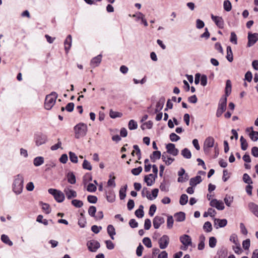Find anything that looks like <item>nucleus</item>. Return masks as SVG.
<instances>
[{"label":"nucleus","mask_w":258,"mask_h":258,"mask_svg":"<svg viewBox=\"0 0 258 258\" xmlns=\"http://www.w3.org/2000/svg\"><path fill=\"white\" fill-rule=\"evenodd\" d=\"M67 177L70 183L73 184L76 182V176L72 172H69L67 175Z\"/></svg>","instance_id":"27"},{"label":"nucleus","mask_w":258,"mask_h":258,"mask_svg":"<svg viewBox=\"0 0 258 258\" xmlns=\"http://www.w3.org/2000/svg\"><path fill=\"white\" fill-rule=\"evenodd\" d=\"M202 181V177L200 175H197L195 177L191 178L189 181V185L191 186H195Z\"/></svg>","instance_id":"23"},{"label":"nucleus","mask_w":258,"mask_h":258,"mask_svg":"<svg viewBox=\"0 0 258 258\" xmlns=\"http://www.w3.org/2000/svg\"><path fill=\"white\" fill-rule=\"evenodd\" d=\"M231 92V82L230 80H227L226 83V87L225 90V96L226 98L230 94Z\"/></svg>","instance_id":"28"},{"label":"nucleus","mask_w":258,"mask_h":258,"mask_svg":"<svg viewBox=\"0 0 258 258\" xmlns=\"http://www.w3.org/2000/svg\"><path fill=\"white\" fill-rule=\"evenodd\" d=\"M127 189V185L123 187H121L119 190V198L120 200H123L126 197V190Z\"/></svg>","instance_id":"40"},{"label":"nucleus","mask_w":258,"mask_h":258,"mask_svg":"<svg viewBox=\"0 0 258 258\" xmlns=\"http://www.w3.org/2000/svg\"><path fill=\"white\" fill-rule=\"evenodd\" d=\"M240 141L241 143V149L243 151L246 150L248 147V144L246 142V140L244 138L243 136H241L240 138Z\"/></svg>","instance_id":"39"},{"label":"nucleus","mask_w":258,"mask_h":258,"mask_svg":"<svg viewBox=\"0 0 258 258\" xmlns=\"http://www.w3.org/2000/svg\"><path fill=\"white\" fill-rule=\"evenodd\" d=\"M48 192L53 195L55 200L58 203L62 202L65 198L64 194L61 191L53 188H49Z\"/></svg>","instance_id":"5"},{"label":"nucleus","mask_w":258,"mask_h":258,"mask_svg":"<svg viewBox=\"0 0 258 258\" xmlns=\"http://www.w3.org/2000/svg\"><path fill=\"white\" fill-rule=\"evenodd\" d=\"M224 201L225 204L227 206L230 207L231 203L233 202V197L226 195L225 198L224 199Z\"/></svg>","instance_id":"51"},{"label":"nucleus","mask_w":258,"mask_h":258,"mask_svg":"<svg viewBox=\"0 0 258 258\" xmlns=\"http://www.w3.org/2000/svg\"><path fill=\"white\" fill-rule=\"evenodd\" d=\"M144 249V247L141 244H140L139 246L137 247L136 250V253L138 256H141L142 255L143 250Z\"/></svg>","instance_id":"63"},{"label":"nucleus","mask_w":258,"mask_h":258,"mask_svg":"<svg viewBox=\"0 0 258 258\" xmlns=\"http://www.w3.org/2000/svg\"><path fill=\"white\" fill-rule=\"evenodd\" d=\"M102 55L99 54L97 56L93 58L90 62V65L93 68H95L99 66L101 61Z\"/></svg>","instance_id":"21"},{"label":"nucleus","mask_w":258,"mask_h":258,"mask_svg":"<svg viewBox=\"0 0 258 258\" xmlns=\"http://www.w3.org/2000/svg\"><path fill=\"white\" fill-rule=\"evenodd\" d=\"M248 207L250 211L258 217V205L253 202H250L248 204Z\"/></svg>","instance_id":"20"},{"label":"nucleus","mask_w":258,"mask_h":258,"mask_svg":"<svg viewBox=\"0 0 258 258\" xmlns=\"http://www.w3.org/2000/svg\"><path fill=\"white\" fill-rule=\"evenodd\" d=\"M109 116L112 118L121 117L122 116V113L119 112L114 111L111 109L109 111Z\"/></svg>","instance_id":"38"},{"label":"nucleus","mask_w":258,"mask_h":258,"mask_svg":"<svg viewBox=\"0 0 258 258\" xmlns=\"http://www.w3.org/2000/svg\"><path fill=\"white\" fill-rule=\"evenodd\" d=\"M23 176L21 174H18L14 177V180L13 184V189L17 195L20 194L23 188Z\"/></svg>","instance_id":"1"},{"label":"nucleus","mask_w":258,"mask_h":258,"mask_svg":"<svg viewBox=\"0 0 258 258\" xmlns=\"http://www.w3.org/2000/svg\"><path fill=\"white\" fill-rule=\"evenodd\" d=\"M223 7L224 10L227 12H229L231 10V4L228 0H226L224 2Z\"/></svg>","instance_id":"42"},{"label":"nucleus","mask_w":258,"mask_h":258,"mask_svg":"<svg viewBox=\"0 0 258 258\" xmlns=\"http://www.w3.org/2000/svg\"><path fill=\"white\" fill-rule=\"evenodd\" d=\"M44 163V158L41 156H38L34 159L33 164L35 166H39Z\"/></svg>","instance_id":"31"},{"label":"nucleus","mask_w":258,"mask_h":258,"mask_svg":"<svg viewBox=\"0 0 258 258\" xmlns=\"http://www.w3.org/2000/svg\"><path fill=\"white\" fill-rule=\"evenodd\" d=\"M87 246L90 251L96 252L100 247V245L98 241L95 240H91L88 241Z\"/></svg>","instance_id":"7"},{"label":"nucleus","mask_w":258,"mask_h":258,"mask_svg":"<svg viewBox=\"0 0 258 258\" xmlns=\"http://www.w3.org/2000/svg\"><path fill=\"white\" fill-rule=\"evenodd\" d=\"M211 17L212 20L219 28L223 29L224 28V22L221 17L214 16L213 14H211Z\"/></svg>","instance_id":"12"},{"label":"nucleus","mask_w":258,"mask_h":258,"mask_svg":"<svg viewBox=\"0 0 258 258\" xmlns=\"http://www.w3.org/2000/svg\"><path fill=\"white\" fill-rule=\"evenodd\" d=\"M169 238L167 235H164L159 241V247L161 249H165L169 244Z\"/></svg>","instance_id":"15"},{"label":"nucleus","mask_w":258,"mask_h":258,"mask_svg":"<svg viewBox=\"0 0 258 258\" xmlns=\"http://www.w3.org/2000/svg\"><path fill=\"white\" fill-rule=\"evenodd\" d=\"M70 159L71 161L74 163H77L78 161V157L75 153L70 152H69Z\"/></svg>","instance_id":"45"},{"label":"nucleus","mask_w":258,"mask_h":258,"mask_svg":"<svg viewBox=\"0 0 258 258\" xmlns=\"http://www.w3.org/2000/svg\"><path fill=\"white\" fill-rule=\"evenodd\" d=\"M71 203L76 208H81L83 205V202L79 200H73Z\"/></svg>","instance_id":"44"},{"label":"nucleus","mask_w":258,"mask_h":258,"mask_svg":"<svg viewBox=\"0 0 258 258\" xmlns=\"http://www.w3.org/2000/svg\"><path fill=\"white\" fill-rule=\"evenodd\" d=\"M243 180L245 183H247L248 184L252 183V181L251 178L247 173H244L243 174Z\"/></svg>","instance_id":"50"},{"label":"nucleus","mask_w":258,"mask_h":258,"mask_svg":"<svg viewBox=\"0 0 258 258\" xmlns=\"http://www.w3.org/2000/svg\"><path fill=\"white\" fill-rule=\"evenodd\" d=\"M142 167L141 166H139L138 168L133 169L131 172L134 175H138L142 171Z\"/></svg>","instance_id":"56"},{"label":"nucleus","mask_w":258,"mask_h":258,"mask_svg":"<svg viewBox=\"0 0 258 258\" xmlns=\"http://www.w3.org/2000/svg\"><path fill=\"white\" fill-rule=\"evenodd\" d=\"M143 244L148 248L152 247V242L151 239L148 237H145L143 239Z\"/></svg>","instance_id":"52"},{"label":"nucleus","mask_w":258,"mask_h":258,"mask_svg":"<svg viewBox=\"0 0 258 258\" xmlns=\"http://www.w3.org/2000/svg\"><path fill=\"white\" fill-rule=\"evenodd\" d=\"M250 244V241L249 239H246L242 242V247L243 248L246 250L249 248Z\"/></svg>","instance_id":"57"},{"label":"nucleus","mask_w":258,"mask_h":258,"mask_svg":"<svg viewBox=\"0 0 258 258\" xmlns=\"http://www.w3.org/2000/svg\"><path fill=\"white\" fill-rule=\"evenodd\" d=\"M96 212V208L95 206H91L88 209V213L91 216L95 217V213Z\"/></svg>","instance_id":"54"},{"label":"nucleus","mask_w":258,"mask_h":258,"mask_svg":"<svg viewBox=\"0 0 258 258\" xmlns=\"http://www.w3.org/2000/svg\"><path fill=\"white\" fill-rule=\"evenodd\" d=\"M35 143L37 146L45 144L47 141V137L46 135L39 134L36 135L35 137Z\"/></svg>","instance_id":"8"},{"label":"nucleus","mask_w":258,"mask_h":258,"mask_svg":"<svg viewBox=\"0 0 258 258\" xmlns=\"http://www.w3.org/2000/svg\"><path fill=\"white\" fill-rule=\"evenodd\" d=\"M252 130L251 132L249 134V137L253 141H256L258 140V132L253 131V127L250 128Z\"/></svg>","instance_id":"37"},{"label":"nucleus","mask_w":258,"mask_h":258,"mask_svg":"<svg viewBox=\"0 0 258 258\" xmlns=\"http://www.w3.org/2000/svg\"><path fill=\"white\" fill-rule=\"evenodd\" d=\"M174 217L177 222H182L185 220V214L184 212H179L174 214Z\"/></svg>","instance_id":"25"},{"label":"nucleus","mask_w":258,"mask_h":258,"mask_svg":"<svg viewBox=\"0 0 258 258\" xmlns=\"http://www.w3.org/2000/svg\"><path fill=\"white\" fill-rule=\"evenodd\" d=\"M162 159L167 166L170 165L174 161V158L169 157L166 152H163L162 154Z\"/></svg>","instance_id":"19"},{"label":"nucleus","mask_w":258,"mask_h":258,"mask_svg":"<svg viewBox=\"0 0 258 258\" xmlns=\"http://www.w3.org/2000/svg\"><path fill=\"white\" fill-rule=\"evenodd\" d=\"M179 177L177 181L179 182H183L188 179V175L187 173H185V170L183 168H181L178 172Z\"/></svg>","instance_id":"14"},{"label":"nucleus","mask_w":258,"mask_h":258,"mask_svg":"<svg viewBox=\"0 0 258 258\" xmlns=\"http://www.w3.org/2000/svg\"><path fill=\"white\" fill-rule=\"evenodd\" d=\"M166 148L167 150L166 153L174 156H177L179 153V150L175 148V146L174 144L169 143L167 144Z\"/></svg>","instance_id":"10"},{"label":"nucleus","mask_w":258,"mask_h":258,"mask_svg":"<svg viewBox=\"0 0 258 258\" xmlns=\"http://www.w3.org/2000/svg\"><path fill=\"white\" fill-rule=\"evenodd\" d=\"M88 201L92 204H95L97 202V198L95 196L89 195L87 197Z\"/></svg>","instance_id":"60"},{"label":"nucleus","mask_w":258,"mask_h":258,"mask_svg":"<svg viewBox=\"0 0 258 258\" xmlns=\"http://www.w3.org/2000/svg\"><path fill=\"white\" fill-rule=\"evenodd\" d=\"M107 233L110 236L111 238L114 239V235H115V231L114 227L112 225H109L107 226Z\"/></svg>","instance_id":"32"},{"label":"nucleus","mask_w":258,"mask_h":258,"mask_svg":"<svg viewBox=\"0 0 258 258\" xmlns=\"http://www.w3.org/2000/svg\"><path fill=\"white\" fill-rule=\"evenodd\" d=\"M2 241L5 244L9 246L13 245V242L10 239L9 237L5 234H2L1 236Z\"/></svg>","instance_id":"33"},{"label":"nucleus","mask_w":258,"mask_h":258,"mask_svg":"<svg viewBox=\"0 0 258 258\" xmlns=\"http://www.w3.org/2000/svg\"><path fill=\"white\" fill-rule=\"evenodd\" d=\"M226 58L230 62H232L233 60L232 49H231V47L229 46L227 47Z\"/></svg>","instance_id":"34"},{"label":"nucleus","mask_w":258,"mask_h":258,"mask_svg":"<svg viewBox=\"0 0 258 258\" xmlns=\"http://www.w3.org/2000/svg\"><path fill=\"white\" fill-rule=\"evenodd\" d=\"M165 220L163 217L156 216L153 219V226L155 229H158L160 226L164 223Z\"/></svg>","instance_id":"16"},{"label":"nucleus","mask_w":258,"mask_h":258,"mask_svg":"<svg viewBox=\"0 0 258 258\" xmlns=\"http://www.w3.org/2000/svg\"><path fill=\"white\" fill-rule=\"evenodd\" d=\"M181 155L186 159H190L191 157V152L187 148H184L181 151Z\"/></svg>","instance_id":"36"},{"label":"nucleus","mask_w":258,"mask_h":258,"mask_svg":"<svg viewBox=\"0 0 258 258\" xmlns=\"http://www.w3.org/2000/svg\"><path fill=\"white\" fill-rule=\"evenodd\" d=\"M203 228L207 232H211L212 230L211 223L208 221L205 222Z\"/></svg>","instance_id":"46"},{"label":"nucleus","mask_w":258,"mask_h":258,"mask_svg":"<svg viewBox=\"0 0 258 258\" xmlns=\"http://www.w3.org/2000/svg\"><path fill=\"white\" fill-rule=\"evenodd\" d=\"M144 181L146 182L148 186H151L154 183L155 180H152L149 176H145Z\"/></svg>","instance_id":"58"},{"label":"nucleus","mask_w":258,"mask_h":258,"mask_svg":"<svg viewBox=\"0 0 258 258\" xmlns=\"http://www.w3.org/2000/svg\"><path fill=\"white\" fill-rule=\"evenodd\" d=\"M226 97H222L219 102L216 115L217 117H220L222 113L226 110L227 107Z\"/></svg>","instance_id":"4"},{"label":"nucleus","mask_w":258,"mask_h":258,"mask_svg":"<svg viewBox=\"0 0 258 258\" xmlns=\"http://www.w3.org/2000/svg\"><path fill=\"white\" fill-rule=\"evenodd\" d=\"M247 38L248 43L247 45L248 47H251L258 40V33H254L252 34L249 32L248 33Z\"/></svg>","instance_id":"9"},{"label":"nucleus","mask_w":258,"mask_h":258,"mask_svg":"<svg viewBox=\"0 0 258 258\" xmlns=\"http://www.w3.org/2000/svg\"><path fill=\"white\" fill-rule=\"evenodd\" d=\"M215 143L214 139L212 137H209L205 140L204 144V150L206 151L207 148H212Z\"/></svg>","instance_id":"17"},{"label":"nucleus","mask_w":258,"mask_h":258,"mask_svg":"<svg viewBox=\"0 0 258 258\" xmlns=\"http://www.w3.org/2000/svg\"><path fill=\"white\" fill-rule=\"evenodd\" d=\"M75 137L79 139L84 137L87 132V126L84 123H80L74 127Z\"/></svg>","instance_id":"3"},{"label":"nucleus","mask_w":258,"mask_h":258,"mask_svg":"<svg viewBox=\"0 0 258 258\" xmlns=\"http://www.w3.org/2000/svg\"><path fill=\"white\" fill-rule=\"evenodd\" d=\"M230 41L231 43L237 44V38L236 34L234 32H231Z\"/></svg>","instance_id":"48"},{"label":"nucleus","mask_w":258,"mask_h":258,"mask_svg":"<svg viewBox=\"0 0 258 258\" xmlns=\"http://www.w3.org/2000/svg\"><path fill=\"white\" fill-rule=\"evenodd\" d=\"M133 17H135L137 21H139V19H141V24H143L146 27L148 26V23L145 18V15L142 13L138 12L136 14L133 15Z\"/></svg>","instance_id":"18"},{"label":"nucleus","mask_w":258,"mask_h":258,"mask_svg":"<svg viewBox=\"0 0 258 258\" xmlns=\"http://www.w3.org/2000/svg\"><path fill=\"white\" fill-rule=\"evenodd\" d=\"M205 26L204 22L200 19H197L196 20V27L198 29H202L204 28Z\"/></svg>","instance_id":"62"},{"label":"nucleus","mask_w":258,"mask_h":258,"mask_svg":"<svg viewBox=\"0 0 258 258\" xmlns=\"http://www.w3.org/2000/svg\"><path fill=\"white\" fill-rule=\"evenodd\" d=\"M72 41V36L71 35H69L67 37V38L64 42V49H65L67 53L68 52L69 50H70V49L71 47Z\"/></svg>","instance_id":"22"},{"label":"nucleus","mask_w":258,"mask_h":258,"mask_svg":"<svg viewBox=\"0 0 258 258\" xmlns=\"http://www.w3.org/2000/svg\"><path fill=\"white\" fill-rule=\"evenodd\" d=\"M235 246L233 247V249L236 253L238 254H240L242 252V249L240 248V243H237V244H235Z\"/></svg>","instance_id":"61"},{"label":"nucleus","mask_w":258,"mask_h":258,"mask_svg":"<svg viewBox=\"0 0 258 258\" xmlns=\"http://www.w3.org/2000/svg\"><path fill=\"white\" fill-rule=\"evenodd\" d=\"M215 225L218 224V226L216 227V228H218V227H224L227 224V221L225 219H215L214 220Z\"/></svg>","instance_id":"26"},{"label":"nucleus","mask_w":258,"mask_h":258,"mask_svg":"<svg viewBox=\"0 0 258 258\" xmlns=\"http://www.w3.org/2000/svg\"><path fill=\"white\" fill-rule=\"evenodd\" d=\"M83 168L85 169H87L89 170H92V166L90 164V163L87 160H84V162L83 163Z\"/></svg>","instance_id":"53"},{"label":"nucleus","mask_w":258,"mask_h":258,"mask_svg":"<svg viewBox=\"0 0 258 258\" xmlns=\"http://www.w3.org/2000/svg\"><path fill=\"white\" fill-rule=\"evenodd\" d=\"M188 201V196L185 194H182L179 200V203L181 205H185Z\"/></svg>","instance_id":"43"},{"label":"nucleus","mask_w":258,"mask_h":258,"mask_svg":"<svg viewBox=\"0 0 258 258\" xmlns=\"http://www.w3.org/2000/svg\"><path fill=\"white\" fill-rule=\"evenodd\" d=\"M153 125V123L151 121H148L147 122L143 124L141 127L143 130H144L145 128L150 129Z\"/></svg>","instance_id":"64"},{"label":"nucleus","mask_w":258,"mask_h":258,"mask_svg":"<svg viewBox=\"0 0 258 258\" xmlns=\"http://www.w3.org/2000/svg\"><path fill=\"white\" fill-rule=\"evenodd\" d=\"M210 205L211 207H215L218 210H223L225 208L224 203L222 201H218L215 199L211 201Z\"/></svg>","instance_id":"13"},{"label":"nucleus","mask_w":258,"mask_h":258,"mask_svg":"<svg viewBox=\"0 0 258 258\" xmlns=\"http://www.w3.org/2000/svg\"><path fill=\"white\" fill-rule=\"evenodd\" d=\"M162 157L160 151H154L152 154L150 156V158L152 161L155 162L156 160L159 159Z\"/></svg>","instance_id":"29"},{"label":"nucleus","mask_w":258,"mask_h":258,"mask_svg":"<svg viewBox=\"0 0 258 258\" xmlns=\"http://www.w3.org/2000/svg\"><path fill=\"white\" fill-rule=\"evenodd\" d=\"M170 139L172 142H176L180 140V137L178 135H177L176 134L172 133H171L170 136Z\"/></svg>","instance_id":"59"},{"label":"nucleus","mask_w":258,"mask_h":258,"mask_svg":"<svg viewBox=\"0 0 258 258\" xmlns=\"http://www.w3.org/2000/svg\"><path fill=\"white\" fill-rule=\"evenodd\" d=\"M165 98L162 97L157 102L156 105V109H155L156 113L162 109L165 103Z\"/></svg>","instance_id":"24"},{"label":"nucleus","mask_w":258,"mask_h":258,"mask_svg":"<svg viewBox=\"0 0 258 258\" xmlns=\"http://www.w3.org/2000/svg\"><path fill=\"white\" fill-rule=\"evenodd\" d=\"M57 94L55 92H51L47 95L45 99L44 107L47 110H50L55 104Z\"/></svg>","instance_id":"2"},{"label":"nucleus","mask_w":258,"mask_h":258,"mask_svg":"<svg viewBox=\"0 0 258 258\" xmlns=\"http://www.w3.org/2000/svg\"><path fill=\"white\" fill-rule=\"evenodd\" d=\"M115 196L112 192H110L106 195L107 200L110 203H112L115 201Z\"/></svg>","instance_id":"49"},{"label":"nucleus","mask_w":258,"mask_h":258,"mask_svg":"<svg viewBox=\"0 0 258 258\" xmlns=\"http://www.w3.org/2000/svg\"><path fill=\"white\" fill-rule=\"evenodd\" d=\"M128 128L130 130H135L138 127V124L134 120H131L128 124Z\"/></svg>","instance_id":"41"},{"label":"nucleus","mask_w":258,"mask_h":258,"mask_svg":"<svg viewBox=\"0 0 258 258\" xmlns=\"http://www.w3.org/2000/svg\"><path fill=\"white\" fill-rule=\"evenodd\" d=\"M179 240L181 243L185 246L184 249H186L188 246H191L192 245L191 238L187 234L181 235L179 237Z\"/></svg>","instance_id":"6"},{"label":"nucleus","mask_w":258,"mask_h":258,"mask_svg":"<svg viewBox=\"0 0 258 258\" xmlns=\"http://www.w3.org/2000/svg\"><path fill=\"white\" fill-rule=\"evenodd\" d=\"M174 220L172 216H169L167 220V227L169 229H171L173 227Z\"/></svg>","instance_id":"47"},{"label":"nucleus","mask_w":258,"mask_h":258,"mask_svg":"<svg viewBox=\"0 0 258 258\" xmlns=\"http://www.w3.org/2000/svg\"><path fill=\"white\" fill-rule=\"evenodd\" d=\"M71 186H67L63 190L64 194L69 200L77 197V194L76 191L71 188Z\"/></svg>","instance_id":"11"},{"label":"nucleus","mask_w":258,"mask_h":258,"mask_svg":"<svg viewBox=\"0 0 258 258\" xmlns=\"http://www.w3.org/2000/svg\"><path fill=\"white\" fill-rule=\"evenodd\" d=\"M217 243V240L214 237H211L209 238V246L211 248H214L215 247Z\"/></svg>","instance_id":"55"},{"label":"nucleus","mask_w":258,"mask_h":258,"mask_svg":"<svg viewBox=\"0 0 258 258\" xmlns=\"http://www.w3.org/2000/svg\"><path fill=\"white\" fill-rule=\"evenodd\" d=\"M143 208V206L140 205L139 208L135 211V215L138 218H141L144 216V212Z\"/></svg>","instance_id":"35"},{"label":"nucleus","mask_w":258,"mask_h":258,"mask_svg":"<svg viewBox=\"0 0 258 258\" xmlns=\"http://www.w3.org/2000/svg\"><path fill=\"white\" fill-rule=\"evenodd\" d=\"M39 205L42 206V210L47 214H49L51 212V209L49 204L44 203L42 202L39 203Z\"/></svg>","instance_id":"30"}]
</instances>
